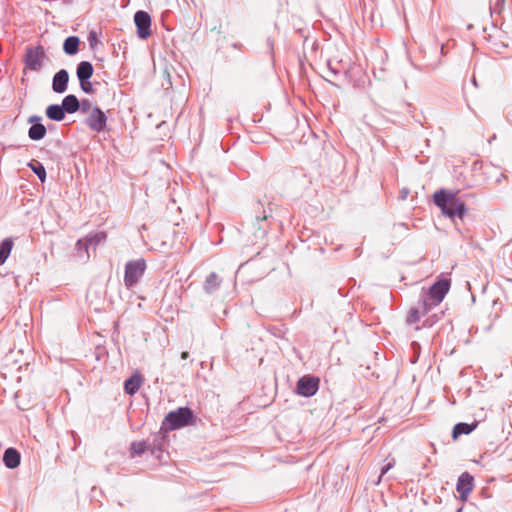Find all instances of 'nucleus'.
Segmentation results:
<instances>
[{"label": "nucleus", "instance_id": "nucleus-11", "mask_svg": "<svg viewBox=\"0 0 512 512\" xmlns=\"http://www.w3.org/2000/svg\"><path fill=\"white\" fill-rule=\"evenodd\" d=\"M69 82V73L66 69H60L52 79V89L57 94H62L67 90Z\"/></svg>", "mask_w": 512, "mask_h": 512}, {"label": "nucleus", "instance_id": "nucleus-34", "mask_svg": "<svg viewBox=\"0 0 512 512\" xmlns=\"http://www.w3.org/2000/svg\"><path fill=\"white\" fill-rule=\"evenodd\" d=\"M407 194H408V191H403L402 192V199H406Z\"/></svg>", "mask_w": 512, "mask_h": 512}, {"label": "nucleus", "instance_id": "nucleus-1", "mask_svg": "<svg viewBox=\"0 0 512 512\" xmlns=\"http://www.w3.org/2000/svg\"><path fill=\"white\" fill-rule=\"evenodd\" d=\"M433 200L442 213L455 224L457 219L462 221L467 213L466 204L457 197V192L440 189L434 193Z\"/></svg>", "mask_w": 512, "mask_h": 512}, {"label": "nucleus", "instance_id": "nucleus-27", "mask_svg": "<svg viewBox=\"0 0 512 512\" xmlns=\"http://www.w3.org/2000/svg\"><path fill=\"white\" fill-rule=\"evenodd\" d=\"M90 240L87 239V237L79 239L76 243V249L78 252L84 251L88 253V249L91 246L89 243Z\"/></svg>", "mask_w": 512, "mask_h": 512}, {"label": "nucleus", "instance_id": "nucleus-17", "mask_svg": "<svg viewBox=\"0 0 512 512\" xmlns=\"http://www.w3.org/2000/svg\"><path fill=\"white\" fill-rule=\"evenodd\" d=\"M440 303L436 302L426 291L422 289L418 305L423 309L424 313L430 312L433 308L438 306Z\"/></svg>", "mask_w": 512, "mask_h": 512}, {"label": "nucleus", "instance_id": "nucleus-16", "mask_svg": "<svg viewBox=\"0 0 512 512\" xmlns=\"http://www.w3.org/2000/svg\"><path fill=\"white\" fill-rule=\"evenodd\" d=\"M61 105H62L63 109L65 110V113H68V114H73V113L77 112L79 110V108L81 107L80 101L73 94H69V95L65 96L62 100Z\"/></svg>", "mask_w": 512, "mask_h": 512}, {"label": "nucleus", "instance_id": "nucleus-24", "mask_svg": "<svg viewBox=\"0 0 512 512\" xmlns=\"http://www.w3.org/2000/svg\"><path fill=\"white\" fill-rule=\"evenodd\" d=\"M146 450H148V444L146 441L133 442L131 444V454L132 456L141 455Z\"/></svg>", "mask_w": 512, "mask_h": 512}, {"label": "nucleus", "instance_id": "nucleus-31", "mask_svg": "<svg viewBox=\"0 0 512 512\" xmlns=\"http://www.w3.org/2000/svg\"><path fill=\"white\" fill-rule=\"evenodd\" d=\"M395 465V460L392 459V461L388 462L387 464H385L382 468H381V473H380V476L378 477V480L376 481V484H379L381 482V479L382 477L390 470L394 467Z\"/></svg>", "mask_w": 512, "mask_h": 512}, {"label": "nucleus", "instance_id": "nucleus-18", "mask_svg": "<svg viewBox=\"0 0 512 512\" xmlns=\"http://www.w3.org/2000/svg\"><path fill=\"white\" fill-rule=\"evenodd\" d=\"M142 378L140 375H132L124 382V390L128 395H134L141 387Z\"/></svg>", "mask_w": 512, "mask_h": 512}, {"label": "nucleus", "instance_id": "nucleus-12", "mask_svg": "<svg viewBox=\"0 0 512 512\" xmlns=\"http://www.w3.org/2000/svg\"><path fill=\"white\" fill-rule=\"evenodd\" d=\"M222 284V278L216 273L211 272L206 278L203 283V290L207 294H214L216 291L219 290Z\"/></svg>", "mask_w": 512, "mask_h": 512}, {"label": "nucleus", "instance_id": "nucleus-22", "mask_svg": "<svg viewBox=\"0 0 512 512\" xmlns=\"http://www.w3.org/2000/svg\"><path fill=\"white\" fill-rule=\"evenodd\" d=\"M426 314L427 313H424L423 309L417 304L416 307H413L410 309V311L407 315V318H406V322L409 325L415 324L416 322H418L420 320V318L422 316H424Z\"/></svg>", "mask_w": 512, "mask_h": 512}, {"label": "nucleus", "instance_id": "nucleus-29", "mask_svg": "<svg viewBox=\"0 0 512 512\" xmlns=\"http://www.w3.org/2000/svg\"><path fill=\"white\" fill-rule=\"evenodd\" d=\"M80 83V88L83 92L87 93V94H92L94 93V89H93V85L92 83L90 82V80H82V81H79Z\"/></svg>", "mask_w": 512, "mask_h": 512}, {"label": "nucleus", "instance_id": "nucleus-13", "mask_svg": "<svg viewBox=\"0 0 512 512\" xmlns=\"http://www.w3.org/2000/svg\"><path fill=\"white\" fill-rule=\"evenodd\" d=\"M3 462L9 469H14L20 464V453L14 448H8L4 452Z\"/></svg>", "mask_w": 512, "mask_h": 512}, {"label": "nucleus", "instance_id": "nucleus-20", "mask_svg": "<svg viewBox=\"0 0 512 512\" xmlns=\"http://www.w3.org/2000/svg\"><path fill=\"white\" fill-rule=\"evenodd\" d=\"M80 39L77 36H69L63 43V50L67 55H75L79 51Z\"/></svg>", "mask_w": 512, "mask_h": 512}, {"label": "nucleus", "instance_id": "nucleus-33", "mask_svg": "<svg viewBox=\"0 0 512 512\" xmlns=\"http://www.w3.org/2000/svg\"><path fill=\"white\" fill-rule=\"evenodd\" d=\"M188 357H189V353H188L187 351L182 352V354H181V358H182V359H184V360H185V359H187Z\"/></svg>", "mask_w": 512, "mask_h": 512}, {"label": "nucleus", "instance_id": "nucleus-28", "mask_svg": "<svg viewBox=\"0 0 512 512\" xmlns=\"http://www.w3.org/2000/svg\"><path fill=\"white\" fill-rule=\"evenodd\" d=\"M80 104H81V107L79 108L78 111H81V113L89 114L92 111L93 107H94L92 105V102L89 99H82L80 101Z\"/></svg>", "mask_w": 512, "mask_h": 512}, {"label": "nucleus", "instance_id": "nucleus-7", "mask_svg": "<svg viewBox=\"0 0 512 512\" xmlns=\"http://www.w3.org/2000/svg\"><path fill=\"white\" fill-rule=\"evenodd\" d=\"M134 22L137 27V36L140 39H147L151 35V17L146 11H137L134 15Z\"/></svg>", "mask_w": 512, "mask_h": 512}, {"label": "nucleus", "instance_id": "nucleus-32", "mask_svg": "<svg viewBox=\"0 0 512 512\" xmlns=\"http://www.w3.org/2000/svg\"><path fill=\"white\" fill-rule=\"evenodd\" d=\"M88 41L91 48H94V46L97 44V34L94 31H91L88 35Z\"/></svg>", "mask_w": 512, "mask_h": 512}, {"label": "nucleus", "instance_id": "nucleus-3", "mask_svg": "<svg viewBox=\"0 0 512 512\" xmlns=\"http://www.w3.org/2000/svg\"><path fill=\"white\" fill-rule=\"evenodd\" d=\"M147 265L144 258L130 260L125 265L124 285L127 289L136 286L144 276Z\"/></svg>", "mask_w": 512, "mask_h": 512}, {"label": "nucleus", "instance_id": "nucleus-6", "mask_svg": "<svg viewBox=\"0 0 512 512\" xmlns=\"http://www.w3.org/2000/svg\"><path fill=\"white\" fill-rule=\"evenodd\" d=\"M318 377L305 375L297 381L296 392L303 397H312L319 389Z\"/></svg>", "mask_w": 512, "mask_h": 512}, {"label": "nucleus", "instance_id": "nucleus-15", "mask_svg": "<svg viewBox=\"0 0 512 512\" xmlns=\"http://www.w3.org/2000/svg\"><path fill=\"white\" fill-rule=\"evenodd\" d=\"M94 72L93 65L89 61H81L76 68V75L79 81L90 80Z\"/></svg>", "mask_w": 512, "mask_h": 512}, {"label": "nucleus", "instance_id": "nucleus-4", "mask_svg": "<svg viewBox=\"0 0 512 512\" xmlns=\"http://www.w3.org/2000/svg\"><path fill=\"white\" fill-rule=\"evenodd\" d=\"M84 124L93 132H104L107 127V116L99 106L95 105L85 118Z\"/></svg>", "mask_w": 512, "mask_h": 512}, {"label": "nucleus", "instance_id": "nucleus-19", "mask_svg": "<svg viewBox=\"0 0 512 512\" xmlns=\"http://www.w3.org/2000/svg\"><path fill=\"white\" fill-rule=\"evenodd\" d=\"M46 116L53 121H62L65 118V110L62 105L51 104L46 108Z\"/></svg>", "mask_w": 512, "mask_h": 512}, {"label": "nucleus", "instance_id": "nucleus-30", "mask_svg": "<svg viewBox=\"0 0 512 512\" xmlns=\"http://www.w3.org/2000/svg\"><path fill=\"white\" fill-rule=\"evenodd\" d=\"M272 213V209L268 207L267 209H263L262 212H256L255 218L257 221L267 220Z\"/></svg>", "mask_w": 512, "mask_h": 512}, {"label": "nucleus", "instance_id": "nucleus-35", "mask_svg": "<svg viewBox=\"0 0 512 512\" xmlns=\"http://www.w3.org/2000/svg\"><path fill=\"white\" fill-rule=\"evenodd\" d=\"M257 205L259 209L263 207V204L260 201H258Z\"/></svg>", "mask_w": 512, "mask_h": 512}, {"label": "nucleus", "instance_id": "nucleus-9", "mask_svg": "<svg viewBox=\"0 0 512 512\" xmlns=\"http://www.w3.org/2000/svg\"><path fill=\"white\" fill-rule=\"evenodd\" d=\"M40 121L41 117L38 115H32L27 120L31 124L28 130V137L33 141L42 140L46 136L47 129Z\"/></svg>", "mask_w": 512, "mask_h": 512}, {"label": "nucleus", "instance_id": "nucleus-25", "mask_svg": "<svg viewBox=\"0 0 512 512\" xmlns=\"http://www.w3.org/2000/svg\"><path fill=\"white\" fill-rule=\"evenodd\" d=\"M505 0H489L491 14H501L504 10Z\"/></svg>", "mask_w": 512, "mask_h": 512}, {"label": "nucleus", "instance_id": "nucleus-21", "mask_svg": "<svg viewBox=\"0 0 512 512\" xmlns=\"http://www.w3.org/2000/svg\"><path fill=\"white\" fill-rule=\"evenodd\" d=\"M13 248V240L11 238H5L0 243V265H3L9 257Z\"/></svg>", "mask_w": 512, "mask_h": 512}, {"label": "nucleus", "instance_id": "nucleus-2", "mask_svg": "<svg viewBox=\"0 0 512 512\" xmlns=\"http://www.w3.org/2000/svg\"><path fill=\"white\" fill-rule=\"evenodd\" d=\"M195 416L189 407H180L175 411H171L165 417L163 425L169 430H176L187 425L193 424Z\"/></svg>", "mask_w": 512, "mask_h": 512}, {"label": "nucleus", "instance_id": "nucleus-5", "mask_svg": "<svg viewBox=\"0 0 512 512\" xmlns=\"http://www.w3.org/2000/svg\"><path fill=\"white\" fill-rule=\"evenodd\" d=\"M45 57L43 46L27 47L24 57L25 66L31 71H39L43 67Z\"/></svg>", "mask_w": 512, "mask_h": 512}, {"label": "nucleus", "instance_id": "nucleus-8", "mask_svg": "<svg viewBox=\"0 0 512 512\" xmlns=\"http://www.w3.org/2000/svg\"><path fill=\"white\" fill-rule=\"evenodd\" d=\"M474 488V478L468 472H463L456 484V491L459 493L460 499L465 501L468 498V495Z\"/></svg>", "mask_w": 512, "mask_h": 512}, {"label": "nucleus", "instance_id": "nucleus-23", "mask_svg": "<svg viewBox=\"0 0 512 512\" xmlns=\"http://www.w3.org/2000/svg\"><path fill=\"white\" fill-rule=\"evenodd\" d=\"M28 167L37 175L41 182L46 180V170L40 162L31 161L28 163Z\"/></svg>", "mask_w": 512, "mask_h": 512}, {"label": "nucleus", "instance_id": "nucleus-10", "mask_svg": "<svg viewBox=\"0 0 512 512\" xmlns=\"http://www.w3.org/2000/svg\"><path fill=\"white\" fill-rule=\"evenodd\" d=\"M450 289V280L442 279L435 282L428 290H425L436 302L441 303Z\"/></svg>", "mask_w": 512, "mask_h": 512}, {"label": "nucleus", "instance_id": "nucleus-14", "mask_svg": "<svg viewBox=\"0 0 512 512\" xmlns=\"http://www.w3.org/2000/svg\"><path fill=\"white\" fill-rule=\"evenodd\" d=\"M477 422L468 424L465 422L457 423L452 430V438L453 440H457L461 435H468L473 432L477 427Z\"/></svg>", "mask_w": 512, "mask_h": 512}, {"label": "nucleus", "instance_id": "nucleus-26", "mask_svg": "<svg viewBox=\"0 0 512 512\" xmlns=\"http://www.w3.org/2000/svg\"><path fill=\"white\" fill-rule=\"evenodd\" d=\"M91 246L96 247L99 243L104 241L106 239V233L105 232H97L93 235L86 236Z\"/></svg>", "mask_w": 512, "mask_h": 512}]
</instances>
